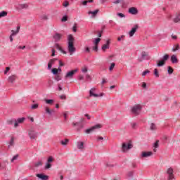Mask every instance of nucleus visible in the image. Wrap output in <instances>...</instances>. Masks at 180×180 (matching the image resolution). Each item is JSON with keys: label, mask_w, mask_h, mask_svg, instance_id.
Returning a JSON list of instances; mask_svg holds the SVG:
<instances>
[{"label": "nucleus", "mask_w": 180, "mask_h": 180, "mask_svg": "<svg viewBox=\"0 0 180 180\" xmlns=\"http://www.w3.org/2000/svg\"><path fill=\"white\" fill-rule=\"evenodd\" d=\"M77 147L78 148V150H84V142L82 141H77Z\"/></svg>", "instance_id": "nucleus-21"}, {"label": "nucleus", "mask_w": 180, "mask_h": 180, "mask_svg": "<svg viewBox=\"0 0 180 180\" xmlns=\"http://www.w3.org/2000/svg\"><path fill=\"white\" fill-rule=\"evenodd\" d=\"M166 175L167 176V180H175V174H174V169L172 167L167 169Z\"/></svg>", "instance_id": "nucleus-5"}, {"label": "nucleus", "mask_w": 180, "mask_h": 180, "mask_svg": "<svg viewBox=\"0 0 180 180\" xmlns=\"http://www.w3.org/2000/svg\"><path fill=\"white\" fill-rule=\"evenodd\" d=\"M14 144H15V138L11 137L8 143V148H11V147L14 146Z\"/></svg>", "instance_id": "nucleus-26"}, {"label": "nucleus", "mask_w": 180, "mask_h": 180, "mask_svg": "<svg viewBox=\"0 0 180 180\" xmlns=\"http://www.w3.org/2000/svg\"><path fill=\"white\" fill-rule=\"evenodd\" d=\"M98 13H99V9H96L94 11H88V15L90 18H96V15H98Z\"/></svg>", "instance_id": "nucleus-13"}, {"label": "nucleus", "mask_w": 180, "mask_h": 180, "mask_svg": "<svg viewBox=\"0 0 180 180\" xmlns=\"http://www.w3.org/2000/svg\"><path fill=\"white\" fill-rule=\"evenodd\" d=\"M68 5H70V3H68V1H65V3L63 4V6L65 8H67V6H68Z\"/></svg>", "instance_id": "nucleus-60"}, {"label": "nucleus", "mask_w": 180, "mask_h": 180, "mask_svg": "<svg viewBox=\"0 0 180 180\" xmlns=\"http://www.w3.org/2000/svg\"><path fill=\"white\" fill-rule=\"evenodd\" d=\"M84 52L85 53H91V49H89V47L85 46L84 47Z\"/></svg>", "instance_id": "nucleus-50"}, {"label": "nucleus", "mask_w": 180, "mask_h": 180, "mask_svg": "<svg viewBox=\"0 0 180 180\" xmlns=\"http://www.w3.org/2000/svg\"><path fill=\"white\" fill-rule=\"evenodd\" d=\"M169 58V55L166 54V55H165V56L162 57V60L165 63V61H167Z\"/></svg>", "instance_id": "nucleus-35"}, {"label": "nucleus", "mask_w": 180, "mask_h": 180, "mask_svg": "<svg viewBox=\"0 0 180 180\" xmlns=\"http://www.w3.org/2000/svg\"><path fill=\"white\" fill-rule=\"evenodd\" d=\"M99 129H102V124H97L91 128L86 129L85 133H86V134H89V133H92V131H96V130H99Z\"/></svg>", "instance_id": "nucleus-7"}, {"label": "nucleus", "mask_w": 180, "mask_h": 180, "mask_svg": "<svg viewBox=\"0 0 180 180\" xmlns=\"http://www.w3.org/2000/svg\"><path fill=\"white\" fill-rule=\"evenodd\" d=\"M51 168V163H49L46 162L45 165V169H50Z\"/></svg>", "instance_id": "nucleus-37"}, {"label": "nucleus", "mask_w": 180, "mask_h": 180, "mask_svg": "<svg viewBox=\"0 0 180 180\" xmlns=\"http://www.w3.org/2000/svg\"><path fill=\"white\" fill-rule=\"evenodd\" d=\"M168 74L171 75L172 72H174V70L171 67H168V70H167Z\"/></svg>", "instance_id": "nucleus-44"}, {"label": "nucleus", "mask_w": 180, "mask_h": 180, "mask_svg": "<svg viewBox=\"0 0 180 180\" xmlns=\"http://www.w3.org/2000/svg\"><path fill=\"white\" fill-rule=\"evenodd\" d=\"M150 130H156L157 129V126H155V124L151 123L150 125Z\"/></svg>", "instance_id": "nucleus-33"}, {"label": "nucleus", "mask_w": 180, "mask_h": 180, "mask_svg": "<svg viewBox=\"0 0 180 180\" xmlns=\"http://www.w3.org/2000/svg\"><path fill=\"white\" fill-rule=\"evenodd\" d=\"M158 143H160V141H156L153 143V147H154L153 151H154L155 153L157 152V149H155V148H158V147H159Z\"/></svg>", "instance_id": "nucleus-27"}, {"label": "nucleus", "mask_w": 180, "mask_h": 180, "mask_svg": "<svg viewBox=\"0 0 180 180\" xmlns=\"http://www.w3.org/2000/svg\"><path fill=\"white\" fill-rule=\"evenodd\" d=\"M35 167H41V165H43V162H41V161H38L35 163Z\"/></svg>", "instance_id": "nucleus-42"}, {"label": "nucleus", "mask_w": 180, "mask_h": 180, "mask_svg": "<svg viewBox=\"0 0 180 180\" xmlns=\"http://www.w3.org/2000/svg\"><path fill=\"white\" fill-rule=\"evenodd\" d=\"M37 108H39V104H33L31 106V109H37Z\"/></svg>", "instance_id": "nucleus-52"}, {"label": "nucleus", "mask_w": 180, "mask_h": 180, "mask_svg": "<svg viewBox=\"0 0 180 180\" xmlns=\"http://www.w3.org/2000/svg\"><path fill=\"white\" fill-rule=\"evenodd\" d=\"M51 53H52L51 57H54V56H56V49H53L51 50Z\"/></svg>", "instance_id": "nucleus-59"}, {"label": "nucleus", "mask_w": 180, "mask_h": 180, "mask_svg": "<svg viewBox=\"0 0 180 180\" xmlns=\"http://www.w3.org/2000/svg\"><path fill=\"white\" fill-rule=\"evenodd\" d=\"M110 47V41L107 40L106 41V44H103L101 47V50H103V51H105V50H107L108 49H109Z\"/></svg>", "instance_id": "nucleus-18"}, {"label": "nucleus", "mask_w": 180, "mask_h": 180, "mask_svg": "<svg viewBox=\"0 0 180 180\" xmlns=\"http://www.w3.org/2000/svg\"><path fill=\"white\" fill-rule=\"evenodd\" d=\"M133 148V144L130 142H124L122 143L121 150L122 153H127L129 150H131Z\"/></svg>", "instance_id": "nucleus-4"}, {"label": "nucleus", "mask_w": 180, "mask_h": 180, "mask_svg": "<svg viewBox=\"0 0 180 180\" xmlns=\"http://www.w3.org/2000/svg\"><path fill=\"white\" fill-rule=\"evenodd\" d=\"M55 47L57 49V50H59V51L63 53V54H67V51H64V49H63V48H61L58 44H56Z\"/></svg>", "instance_id": "nucleus-20"}, {"label": "nucleus", "mask_w": 180, "mask_h": 180, "mask_svg": "<svg viewBox=\"0 0 180 180\" xmlns=\"http://www.w3.org/2000/svg\"><path fill=\"white\" fill-rule=\"evenodd\" d=\"M8 81L11 84H13V82L16 81V75H11V76L8 77Z\"/></svg>", "instance_id": "nucleus-23"}, {"label": "nucleus", "mask_w": 180, "mask_h": 180, "mask_svg": "<svg viewBox=\"0 0 180 180\" xmlns=\"http://www.w3.org/2000/svg\"><path fill=\"white\" fill-rule=\"evenodd\" d=\"M163 65H165V63L164 62V60H162V59L158 60L157 67H163Z\"/></svg>", "instance_id": "nucleus-28"}, {"label": "nucleus", "mask_w": 180, "mask_h": 180, "mask_svg": "<svg viewBox=\"0 0 180 180\" xmlns=\"http://www.w3.org/2000/svg\"><path fill=\"white\" fill-rule=\"evenodd\" d=\"M20 8H22V9H26V8H27L29 6L26 4H21L20 5Z\"/></svg>", "instance_id": "nucleus-49"}, {"label": "nucleus", "mask_w": 180, "mask_h": 180, "mask_svg": "<svg viewBox=\"0 0 180 180\" xmlns=\"http://www.w3.org/2000/svg\"><path fill=\"white\" fill-rule=\"evenodd\" d=\"M179 49V44H176L174 46V48H172V51L173 52L178 51Z\"/></svg>", "instance_id": "nucleus-36"}, {"label": "nucleus", "mask_w": 180, "mask_h": 180, "mask_svg": "<svg viewBox=\"0 0 180 180\" xmlns=\"http://www.w3.org/2000/svg\"><path fill=\"white\" fill-rule=\"evenodd\" d=\"M19 158V155H14L12 159H11V162H13V161H16V160H18V158Z\"/></svg>", "instance_id": "nucleus-41"}, {"label": "nucleus", "mask_w": 180, "mask_h": 180, "mask_svg": "<svg viewBox=\"0 0 180 180\" xmlns=\"http://www.w3.org/2000/svg\"><path fill=\"white\" fill-rule=\"evenodd\" d=\"M103 141V137L102 136H97V141Z\"/></svg>", "instance_id": "nucleus-61"}, {"label": "nucleus", "mask_w": 180, "mask_h": 180, "mask_svg": "<svg viewBox=\"0 0 180 180\" xmlns=\"http://www.w3.org/2000/svg\"><path fill=\"white\" fill-rule=\"evenodd\" d=\"M52 73L53 74V75H57L58 74V70L56 68H53Z\"/></svg>", "instance_id": "nucleus-40"}, {"label": "nucleus", "mask_w": 180, "mask_h": 180, "mask_svg": "<svg viewBox=\"0 0 180 180\" xmlns=\"http://www.w3.org/2000/svg\"><path fill=\"white\" fill-rule=\"evenodd\" d=\"M96 91V88L94 87L90 89L89 91V96L93 98H101L105 95L103 93L100 94H95V91Z\"/></svg>", "instance_id": "nucleus-8"}, {"label": "nucleus", "mask_w": 180, "mask_h": 180, "mask_svg": "<svg viewBox=\"0 0 180 180\" xmlns=\"http://www.w3.org/2000/svg\"><path fill=\"white\" fill-rule=\"evenodd\" d=\"M154 75L156 78H158V77H160V74L158 73V69L154 70Z\"/></svg>", "instance_id": "nucleus-38"}, {"label": "nucleus", "mask_w": 180, "mask_h": 180, "mask_svg": "<svg viewBox=\"0 0 180 180\" xmlns=\"http://www.w3.org/2000/svg\"><path fill=\"white\" fill-rule=\"evenodd\" d=\"M128 176H129V178H131L133 176V172H129L128 173Z\"/></svg>", "instance_id": "nucleus-63"}, {"label": "nucleus", "mask_w": 180, "mask_h": 180, "mask_svg": "<svg viewBox=\"0 0 180 180\" xmlns=\"http://www.w3.org/2000/svg\"><path fill=\"white\" fill-rule=\"evenodd\" d=\"M20 30V27H17V29L16 30H11V34L10 35L9 37V39H10V41L12 43V41H13V37L14 36H16V34H18L19 33V31Z\"/></svg>", "instance_id": "nucleus-9"}, {"label": "nucleus", "mask_w": 180, "mask_h": 180, "mask_svg": "<svg viewBox=\"0 0 180 180\" xmlns=\"http://www.w3.org/2000/svg\"><path fill=\"white\" fill-rule=\"evenodd\" d=\"M55 79L56 81H61V76L57 75L56 77H55Z\"/></svg>", "instance_id": "nucleus-58"}, {"label": "nucleus", "mask_w": 180, "mask_h": 180, "mask_svg": "<svg viewBox=\"0 0 180 180\" xmlns=\"http://www.w3.org/2000/svg\"><path fill=\"white\" fill-rule=\"evenodd\" d=\"M67 20H68V17L67 15H64L61 19L62 22H67Z\"/></svg>", "instance_id": "nucleus-46"}, {"label": "nucleus", "mask_w": 180, "mask_h": 180, "mask_svg": "<svg viewBox=\"0 0 180 180\" xmlns=\"http://www.w3.org/2000/svg\"><path fill=\"white\" fill-rule=\"evenodd\" d=\"M138 29H139V25H135L128 33L129 37H133L136 32H137Z\"/></svg>", "instance_id": "nucleus-11"}, {"label": "nucleus", "mask_w": 180, "mask_h": 180, "mask_svg": "<svg viewBox=\"0 0 180 180\" xmlns=\"http://www.w3.org/2000/svg\"><path fill=\"white\" fill-rule=\"evenodd\" d=\"M72 126L77 127V131H79V130L84 128V124H82V122H73Z\"/></svg>", "instance_id": "nucleus-14"}, {"label": "nucleus", "mask_w": 180, "mask_h": 180, "mask_svg": "<svg viewBox=\"0 0 180 180\" xmlns=\"http://www.w3.org/2000/svg\"><path fill=\"white\" fill-rule=\"evenodd\" d=\"M117 16H119L120 18H126V15H124V14L122 13H118Z\"/></svg>", "instance_id": "nucleus-54"}, {"label": "nucleus", "mask_w": 180, "mask_h": 180, "mask_svg": "<svg viewBox=\"0 0 180 180\" xmlns=\"http://www.w3.org/2000/svg\"><path fill=\"white\" fill-rule=\"evenodd\" d=\"M116 66V63H112L109 67V71H113V68Z\"/></svg>", "instance_id": "nucleus-34"}, {"label": "nucleus", "mask_w": 180, "mask_h": 180, "mask_svg": "<svg viewBox=\"0 0 180 180\" xmlns=\"http://www.w3.org/2000/svg\"><path fill=\"white\" fill-rule=\"evenodd\" d=\"M45 103L47 105H53V103H54V100H53V99H45Z\"/></svg>", "instance_id": "nucleus-30"}, {"label": "nucleus", "mask_w": 180, "mask_h": 180, "mask_svg": "<svg viewBox=\"0 0 180 180\" xmlns=\"http://www.w3.org/2000/svg\"><path fill=\"white\" fill-rule=\"evenodd\" d=\"M131 127H132V129H136V127H137V123L131 122Z\"/></svg>", "instance_id": "nucleus-48"}, {"label": "nucleus", "mask_w": 180, "mask_h": 180, "mask_svg": "<svg viewBox=\"0 0 180 180\" xmlns=\"http://www.w3.org/2000/svg\"><path fill=\"white\" fill-rule=\"evenodd\" d=\"M45 111H46V113H47L50 116H51L53 115V113H54V110H50V108H49V107H46L45 108Z\"/></svg>", "instance_id": "nucleus-24"}, {"label": "nucleus", "mask_w": 180, "mask_h": 180, "mask_svg": "<svg viewBox=\"0 0 180 180\" xmlns=\"http://www.w3.org/2000/svg\"><path fill=\"white\" fill-rule=\"evenodd\" d=\"M27 133L30 140H36L39 136V132L36 131V129L33 127H31L27 130Z\"/></svg>", "instance_id": "nucleus-3"}, {"label": "nucleus", "mask_w": 180, "mask_h": 180, "mask_svg": "<svg viewBox=\"0 0 180 180\" xmlns=\"http://www.w3.org/2000/svg\"><path fill=\"white\" fill-rule=\"evenodd\" d=\"M124 39V35H122L117 38L118 41H122Z\"/></svg>", "instance_id": "nucleus-55"}, {"label": "nucleus", "mask_w": 180, "mask_h": 180, "mask_svg": "<svg viewBox=\"0 0 180 180\" xmlns=\"http://www.w3.org/2000/svg\"><path fill=\"white\" fill-rule=\"evenodd\" d=\"M9 70H11V68H9V67L6 68V70L4 71L5 75H6V74H8V72H9Z\"/></svg>", "instance_id": "nucleus-56"}, {"label": "nucleus", "mask_w": 180, "mask_h": 180, "mask_svg": "<svg viewBox=\"0 0 180 180\" xmlns=\"http://www.w3.org/2000/svg\"><path fill=\"white\" fill-rule=\"evenodd\" d=\"M171 62L172 63V64L178 63V58H176V55H172L171 56Z\"/></svg>", "instance_id": "nucleus-22"}, {"label": "nucleus", "mask_w": 180, "mask_h": 180, "mask_svg": "<svg viewBox=\"0 0 180 180\" xmlns=\"http://www.w3.org/2000/svg\"><path fill=\"white\" fill-rule=\"evenodd\" d=\"M5 16H8V12H6L5 11L0 12V18H5Z\"/></svg>", "instance_id": "nucleus-32"}, {"label": "nucleus", "mask_w": 180, "mask_h": 180, "mask_svg": "<svg viewBox=\"0 0 180 180\" xmlns=\"http://www.w3.org/2000/svg\"><path fill=\"white\" fill-rule=\"evenodd\" d=\"M41 20H47L49 19V16L46 14H42L40 15Z\"/></svg>", "instance_id": "nucleus-29"}, {"label": "nucleus", "mask_w": 180, "mask_h": 180, "mask_svg": "<svg viewBox=\"0 0 180 180\" xmlns=\"http://www.w3.org/2000/svg\"><path fill=\"white\" fill-rule=\"evenodd\" d=\"M8 124H11L15 126V120H11L8 121Z\"/></svg>", "instance_id": "nucleus-47"}, {"label": "nucleus", "mask_w": 180, "mask_h": 180, "mask_svg": "<svg viewBox=\"0 0 180 180\" xmlns=\"http://www.w3.org/2000/svg\"><path fill=\"white\" fill-rule=\"evenodd\" d=\"M68 51L70 56H72L76 51L75 46H74V37L72 35L68 37Z\"/></svg>", "instance_id": "nucleus-1"}, {"label": "nucleus", "mask_w": 180, "mask_h": 180, "mask_svg": "<svg viewBox=\"0 0 180 180\" xmlns=\"http://www.w3.org/2000/svg\"><path fill=\"white\" fill-rule=\"evenodd\" d=\"M129 13H131V15H137L139 10L136 7H131L129 9Z\"/></svg>", "instance_id": "nucleus-16"}, {"label": "nucleus", "mask_w": 180, "mask_h": 180, "mask_svg": "<svg viewBox=\"0 0 180 180\" xmlns=\"http://www.w3.org/2000/svg\"><path fill=\"white\" fill-rule=\"evenodd\" d=\"M37 178H39V179H41V180H48L49 179V176L44 175L43 174H37Z\"/></svg>", "instance_id": "nucleus-19"}, {"label": "nucleus", "mask_w": 180, "mask_h": 180, "mask_svg": "<svg viewBox=\"0 0 180 180\" xmlns=\"http://www.w3.org/2000/svg\"><path fill=\"white\" fill-rule=\"evenodd\" d=\"M150 70H146L142 72V77H146V75H147V74H150Z\"/></svg>", "instance_id": "nucleus-39"}, {"label": "nucleus", "mask_w": 180, "mask_h": 180, "mask_svg": "<svg viewBox=\"0 0 180 180\" xmlns=\"http://www.w3.org/2000/svg\"><path fill=\"white\" fill-rule=\"evenodd\" d=\"M77 72H78V69H75L67 72V73L65 75V79H72V78H74V75H75Z\"/></svg>", "instance_id": "nucleus-6"}, {"label": "nucleus", "mask_w": 180, "mask_h": 180, "mask_svg": "<svg viewBox=\"0 0 180 180\" xmlns=\"http://www.w3.org/2000/svg\"><path fill=\"white\" fill-rule=\"evenodd\" d=\"M85 78H86V81H91V79H92V78H91V75H89L88 74L85 75Z\"/></svg>", "instance_id": "nucleus-45"}, {"label": "nucleus", "mask_w": 180, "mask_h": 180, "mask_svg": "<svg viewBox=\"0 0 180 180\" xmlns=\"http://www.w3.org/2000/svg\"><path fill=\"white\" fill-rule=\"evenodd\" d=\"M69 141H70V140H68V139H64V140L60 141V144L62 146H67V144H68Z\"/></svg>", "instance_id": "nucleus-31"}, {"label": "nucleus", "mask_w": 180, "mask_h": 180, "mask_svg": "<svg viewBox=\"0 0 180 180\" xmlns=\"http://www.w3.org/2000/svg\"><path fill=\"white\" fill-rule=\"evenodd\" d=\"M62 37H63V34L58 32H56L53 35V40L56 43H57L58 41H60Z\"/></svg>", "instance_id": "nucleus-12"}, {"label": "nucleus", "mask_w": 180, "mask_h": 180, "mask_svg": "<svg viewBox=\"0 0 180 180\" xmlns=\"http://www.w3.org/2000/svg\"><path fill=\"white\" fill-rule=\"evenodd\" d=\"M78 79L79 81H82V79H84V77L82 76V75L78 76Z\"/></svg>", "instance_id": "nucleus-62"}, {"label": "nucleus", "mask_w": 180, "mask_h": 180, "mask_svg": "<svg viewBox=\"0 0 180 180\" xmlns=\"http://www.w3.org/2000/svg\"><path fill=\"white\" fill-rule=\"evenodd\" d=\"M141 109H143L141 105H134V106L131 107V113L134 116H139V115L141 113Z\"/></svg>", "instance_id": "nucleus-2"}, {"label": "nucleus", "mask_w": 180, "mask_h": 180, "mask_svg": "<svg viewBox=\"0 0 180 180\" xmlns=\"http://www.w3.org/2000/svg\"><path fill=\"white\" fill-rule=\"evenodd\" d=\"M53 161V157L50 156L47 162L48 163L51 164V162Z\"/></svg>", "instance_id": "nucleus-57"}, {"label": "nucleus", "mask_w": 180, "mask_h": 180, "mask_svg": "<svg viewBox=\"0 0 180 180\" xmlns=\"http://www.w3.org/2000/svg\"><path fill=\"white\" fill-rule=\"evenodd\" d=\"M99 41H101V38H96L94 44H96V46H98V44H99Z\"/></svg>", "instance_id": "nucleus-43"}, {"label": "nucleus", "mask_w": 180, "mask_h": 180, "mask_svg": "<svg viewBox=\"0 0 180 180\" xmlns=\"http://www.w3.org/2000/svg\"><path fill=\"white\" fill-rule=\"evenodd\" d=\"M25 120H26L25 117L14 119V127L15 128L18 127L19 124H22V123H23Z\"/></svg>", "instance_id": "nucleus-10"}, {"label": "nucleus", "mask_w": 180, "mask_h": 180, "mask_svg": "<svg viewBox=\"0 0 180 180\" xmlns=\"http://www.w3.org/2000/svg\"><path fill=\"white\" fill-rule=\"evenodd\" d=\"M173 21L174 22V23H178L180 22V15L179 14H176L175 15V17L173 18Z\"/></svg>", "instance_id": "nucleus-25"}, {"label": "nucleus", "mask_w": 180, "mask_h": 180, "mask_svg": "<svg viewBox=\"0 0 180 180\" xmlns=\"http://www.w3.org/2000/svg\"><path fill=\"white\" fill-rule=\"evenodd\" d=\"M153 155V152H142L141 157L142 158H148V157H151Z\"/></svg>", "instance_id": "nucleus-17"}, {"label": "nucleus", "mask_w": 180, "mask_h": 180, "mask_svg": "<svg viewBox=\"0 0 180 180\" xmlns=\"http://www.w3.org/2000/svg\"><path fill=\"white\" fill-rule=\"evenodd\" d=\"M148 54L146 52H142L141 57L139 58L138 60L141 63V61H144V60H147Z\"/></svg>", "instance_id": "nucleus-15"}, {"label": "nucleus", "mask_w": 180, "mask_h": 180, "mask_svg": "<svg viewBox=\"0 0 180 180\" xmlns=\"http://www.w3.org/2000/svg\"><path fill=\"white\" fill-rule=\"evenodd\" d=\"M56 60H57V59H56V58L51 59V60H49V64H51V65H53V64H54V63H56Z\"/></svg>", "instance_id": "nucleus-53"}, {"label": "nucleus", "mask_w": 180, "mask_h": 180, "mask_svg": "<svg viewBox=\"0 0 180 180\" xmlns=\"http://www.w3.org/2000/svg\"><path fill=\"white\" fill-rule=\"evenodd\" d=\"M82 72L85 74L86 72H88V68L84 67V68L82 69Z\"/></svg>", "instance_id": "nucleus-51"}, {"label": "nucleus", "mask_w": 180, "mask_h": 180, "mask_svg": "<svg viewBox=\"0 0 180 180\" xmlns=\"http://www.w3.org/2000/svg\"><path fill=\"white\" fill-rule=\"evenodd\" d=\"M94 51H98V45H95V46L93 47Z\"/></svg>", "instance_id": "nucleus-64"}]
</instances>
